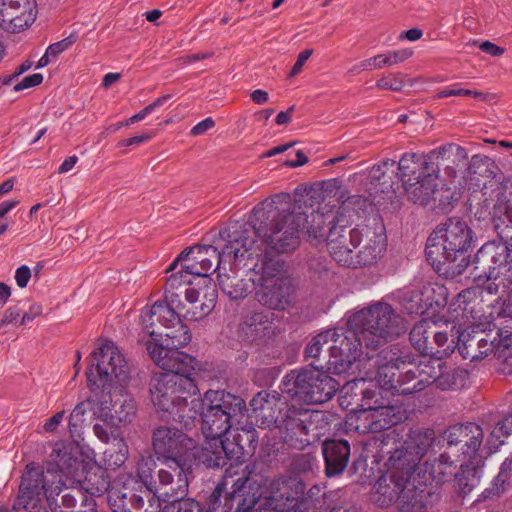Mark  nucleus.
Instances as JSON below:
<instances>
[{
  "label": "nucleus",
  "instance_id": "a19ab883",
  "mask_svg": "<svg viewBox=\"0 0 512 512\" xmlns=\"http://www.w3.org/2000/svg\"><path fill=\"white\" fill-rule=\"evenodd\" d=\"M194 395L184 394L179 401L168 413L172 416L173 420L182 424L186 429L195 426L197 417L202 414L204 409V396L193 397Z\"/></svg>",
  "mask_w": 512,
  "mask_h": 512
},
{
  "label": "nucleus",
  "instance_id": "f03ea898",
  "mask_svg": "<svg viewBox=\"0 0 512 512\" xmlns=\"http://www.w3.org/2000/svg\"><path fill=\"white\" fill-rule=\"evenodd\" d=\"M130 373L128 362L112 341L103 342L90 355L88 384L92 391L100 389L110 396L113 404H107L106 413L113 425L130 423L136 413L135 401L122 393Z\"/></svg>",
  "mask_w": 512,
  "mask_h": 512
},
{
  "label": "nucleus",
  "instance_id": "8fccbe9b",
  "mask_svg": "<svg viewBox=\"0 0 512 512\" xmlns=\"http://www.w3.org/2000/svg\"><path fill=\"white\" fill-rule=\"evenodd\" d=\"M436 377L433 383L441 390L458 389L464 386L467 371L461 368L445 365L441 360L435 364Z\"/></svg>",
  "mask_w": 512,
  "mask_h": 512
},
{
  "label": "nucleus",
  "instance_id": "603ef678",
  "mask_svg": "<svg viewBox=\"0 0 512 512\" xmlns=\"http://www.w3.org/2000/svg\"><path fill=\"white\" fill-rule=\"evenodd\" d=\"M339 208L335 213L338 222H345L350 224V221L353 220L354 216L358 218L361 217L367 210V208L371 205L368 197L362 195H350L347 191V194L341 199L339 202Z\"/></svg>",
  "mask_w": 512,
  "mask_h": 512
},
{
  "label": "nucleus",
  "instance_id": "7c9ffc66",
  "mask_svg": "<svg viewBox=\"0 0 512 512\" xmlns=\"http://www.w3.org/2000/svg\"><path fill=\"white\" fill-rule=\"evenodd\" d=\"M273 313L253 310L243 316L240 332L243 339L251 344L262 345L271 339L275 332Z\"/></svg>",
  "mask_w": 512,
  "mask_h": 512
},
{
  "label": "nucleus",
  "instance_id": "79ce46f5",
  "mask_svg": "<svg viewBox=\"0 0 512 512\" xmlns=\"http://www.w3.org/2000/svg\"><path fill=\"white\" fill-rule=\"evenodd\" d=\"M277 489L260 501L256 512H290L293 505V496L288 488V478H279L276 481Z\"/></svg>",
  "mask_w": 512,
  "mask_h": 512
},
{
  "label": "nucleus",
  "instance_id": "9d476101",
  "mask_svg": "<svg viewBox=\"0 0 512 512\" xmlns=\"http://www.w3.org/2000/svg\"><path fill=\"white\" fill-rule=\"evenodd\" d=\"M163 369L166 372L155 374L149 383L151 401L157 410L169 412L184 395H196L198 387L193 376L196 371Z\"/></svg>",
  "mask_w": 512,
  "mask_h": 512
},
{
  "label": "nucleus",
  "instance_id": "5fc2aeb1",
  "mask_svg": "<svg viewBox=\"0 0 512 512\" xmlns=\"http://www.w3.org/2000/svg\"><path fill=\"white\" fill-rule=\"evenodd\" d=\"M335 418V414L327 411L307 409L304 436H311L312 439L320 438L326 432L331 430V425Z\"/></svg>",
  "mask_w": 512,
  "mask_h": 512
},
{
  "label": "nucleus",
  "instance_id": "c03bdc74",
  "mask_svg": "<svg viewBox=\"0 0 512 512\" xmlns=\"http://www.w3.org/2000/svg\"><path fill=\"white\" fill-rule=\"evenodd\" d=\"M457 466L458 465L455 461L450 459V456L446 453L441 454L433 461L427 460L421 465V471L418 473V478L425 480L426 484L429 481L442 483L445 482L448 477L454 475Z\"/></svg>",
  "mask_w": 512,
  "mask_h": 512
},
{
  "label": "nucleus",
  "instance_id": "37998d69",
  "mask_svg": "<svg viewBox=\"0 0 512 512\" xmlns=\"http://www.w3.org/2000/svg\"><path fill=\"white\" fill-rule=\"evenodd\" d=\"M428 171L426 154L419 155L414 152L404 153L397 163V174L402 187L414 180L422 178Z\"/></svg>",
  "mask_w": 512,
  "mask_h": 512
},
{
  "label": "nucleus",
  "instance_id": "72a5a7b5",
  "mask_svg": "<svg viewBox=\"0 0 512 512\" xmlns=\"http://www.w3.org/2000/svg\"><path fill=\"white\" fill-rule=\"evenodd\" d=\"M143 485L136 480L134 474L130 472H120L112 482L109 490V504L111 507H117L119 504H132L139 502L142 498L140 490Z\"/></svg>",
  "mask_w": 512,
  "mask_h": 512
},
{
  "label": "nucleus",
  "instance_id": "0eeeda50",
  "mask_svg": "<svg viewBox=\"0 0 512 512\" xmlns=\"http://www.w3.org/2000/svg\"><path fill=\"white\" fill-rule=\"evenodd\" d=\"M505 241H489L477 251L471 276L481 284L491 281L488 290L508 292L512 286V251Z\"/></svg>",
  "mask_w": 512,
  "mask_h": 512
},
{
  "label": "nucleus",
  "instance_id": "a878e982",
  "mask_svg": "<svg viewBox=\"0 0 512 512\" xmlns=\"http://www.w3.org/2000/svg\"><path fill=\"white\" fill-rule=\"evenodd\" d=\"M255 300L262 306L272 310H285L291 302L293 293L292 281L289 277L267 279L255 283Z\"/></svg>",
  "mask_w": 512,
  "mask_h": 512
},
{
  "label": "nucleus",
  "instance_id": "dca6fc26",
  "mask_svg": "<svg viewBox=\"0 0 512 512\" xmlns=\"http://www.w3.org/2000/svg\"><path fill=\"white\" fill-rule=\"evenodd\" d=\"M175 277H169L165 285L164 301H156L149 309L141 314L144 330L148 333L156 324L162 326L177 323L179 310L183 309L181 294Z\"/></svg>",
  "mask_w": 512,
  "mask_h": 512
},
{
  "label": "nucleus",
  "instance_id": "2eb2a0df",
  "mask_svg": "<svg viewBox=\"0 0 512 512\" xmlns=\"http://www.w3.org/2000/svg\"><path fill=\"white\" fill-rule=\"evenodd\" d=\"M219 237L225 241V244L219 250L218 247H214L211 245L208 246H198L196 247L198 256L195 257L196 262L191 265L182 266L181 270L175 274H172L170 277H175L178 283V289L182 291V286L193 284V278L199 279L198 282H201V278L209 277L208 272L213 268L214 262L216 261L217 267L215 271H219L222 269L220 267L221 264L228 263L232 265L239 258H228L222 257V252L224 248L229 244L228 239H225L219 235Z\"/></svg>",
  "mask_w": 512,
  "mask_h": 512
},
{
  "label": "nucleus",
  "instance_id": "6e6d98bb",
  "mask_svg": "<svg viewBox=\"0 0 512 512\" xmlns=\"http://www.w3.org/2000/svg\"><path fill=\"white\" fill-rule=\"evenodd\" d=\"M229 444H234L238 449L237 455L239 459L236 463H243L246 458L251 456L258 445V434L255 429H242L240 432L233 436V439L228 438Z\"/></svg>",
  "mask_w": 512,
  "mask_h": 512
},
{
  "label": "nucleus",
  "instance_id": "58836bf2",
  "mask_svg": "<svg viewBox=\"0 0 512 512\" xmlns=\"http://www.w3.org/2000/svg\"><path fill=\"white\" fill-rule=\"evenodd\" d=\"M499 192L490 189L486 185L481 190H474L468 198V210L471 216L479 221L490 220L494 207L503 198H499Z\"/></svg>",
  "mask_w": 512,
  "mask_h": 512
},
{
  "label": "nucleus",
  "instance_id": "3c124183",
  "mask_svg": "<svg viewBox=\"0 0 512 512\" xmlns=\"http://www.w3.org/2000/svg\"><path fill=\"white\" fill-rule=\"evenodd\" d=\"M434 328H436L434 322L423 319L417 322L410 331L411 345L423 356L434 353L432 346Z\"/></svg>",
  "mask_w": 512,
  "mask_h": 512
},
{
  "label": "nucleus",
  "instance_id": "bb28decb",
  "mask_svg": "<svg viewBox=\"0 0 512 512\" xmlns=\"http://www.w3.org/2000/svg\"><path fill=\"white\" fill-rule=\"evenodd\" d=\"M251 417L261 428H277L286 401L277 392L261 391L250 400Z\"/></svg>",
  "mask_w": 512,
  "mask_h": 512
},
{
  "label": "nucleus",
  "instance_id": "423d86ee",
  "mask_svg": "<svg viewBox=\"0 0 512 512\" xmlns=\"http://www.w3.org/2000/svg\"><path fill=\"white\" fill-rule=\"evenodd\" d=\"M201 430L205 437H226L230 429L239 424L246 410L245 401L225 390L204 393Z\"/></svg>",
  "mask_w": 512,
  "mask_h": 512
},
{
  "label": "nucleus",
  "instance_id": "e433bc0d",
  "mask_svg": "<svg viewBox=\"0 0 512 512\" xmlns=\"http://www.w3.org/2000/svg\"><path fill=\"white\" fill-rule=\"evenodd\" d=\"M217 286L230 300L237 301L246 298L251 293L255 282L240 277L233 269L226 271L225 268H222L217 273Z\"/></svg>",
  "mask_w": 512,
  "mask_h": 512
},
{
  "label": "nucleus",
  "instance_id": "e2e57ef3",
  "mask_svg": "<svg viewBox=\"0 0 512 512\" xmlns=\"http://www.w3.org/2000/svg\"><path fill=\"white\" fill-rule=\"evenodd\" d=\"M371 370L370 378L375 379L381 388L392 391L393 394L397 393L399 374H396V367H372Z\"/></svg>",
  "mask_w": 512,
  "mask_h": 512
},
{
  "label": "nucleus",
  "instance_id": "39448f33",
  "mask_svg": "<svg viewBox=\"0 0 512 512\" xmlns=\"http://www.w3.org/2000/svg\"><path fill=\"white\" fill-rule=\"evenodd\" d=\"M178 316L177 323H169L163 326L165 332L152 329L148 331L151 340H148L146 350L154 363L161 369H179L184 371H196L198 361L191 355L180 351L191 341V335Z\"/></svg>",
  "mask_w": 512,
  "mask_h": 512
},
{
  "label": "nucleus",
  "instance_id": "9b49d317",
  "mask_svg": "<svg viewBox=\"0 0 512 512\" xmlns=\"http://www.w3.org/2000/svg\"><path fill=\"white\" fill-rule=\"evenodd\" d=\"M54 482L47 479L43 468L31 462L26 465L21 476L18 494L12 509L3 512H49L47 503L52 497Z\"/></svg>",
  "mask_w": 512,
  "mask_h": 512
},
{
  "label": "nucleus",
  "instance_id": "49530a36",
  "mask_svg": "<svg viewBox=\"0 0 512 512\" xmlns=\"http://www.w3.org/2000/svg\"><path fill=\"white\" fill-rule=\"evenodd\" d=\"M252 253V260L248 257L247 260L252 262L255 256L256 262L252 266H249V270L260 276L258 282H264L267 279H278V277H283L281 274L284 271V261L278 257L271 256L268 253ZM246 255L248 256V253H245V256Z\"/></svg>",
  "mask_w": 512,
  "mask_h": 512
},
{
  "label": "nucleus",
  "instance_id": "a18cd8bd",
  "mask_svg": "<svg viewBox=\"0 0 512 512\" xmlns=\"http://www.w3.org/2000/svg\"><path fill=\"white\" fill-rule=\"evenodd\" d=\"M438 179L429 171L422 178L403 187L408 199L415 204L428 205L438 187Z\"/></svg>",
  "mask_w": 512,
  "mask_h": 512
},
{
  "label": "nucleus",
  "instance_id": "338daca9",
  "mask_svg": "<svg viewBox=\"0 0 512 512\" xmlns=\"http://www.w3.org/2000/svg\"><path fill=\"white\" fill-rule=\"evenodd\" d=\"M402 304L410 314L423 313L428 304L423 300V293L418 289L407 290L402 296Z\"/></svg>",
  "mask_w": 512,
  "mask_h": 512
},
{
  "label": "nucleus",
  "instance_id": "de8ad7c7",
  "mask_svg": "<svg viewBox=\"0 0 512 512\" xmlns=\"http://www.w3.org/2000/svg\"><path fill=\"white\" fill-rule=\"evenodd\" d=\"M369 178L372 183L380 186L383 193L395 192V184H398L396 161L385 159L375 164L369 171Z\"/></svg>",
  "mask_w": 512,
  "mask_h": 512
},
{
  "label": "nucleus",
  "instance_id": "4468645a",
  "mask_svg": "<svg viewBox=\"0 0 512 512\" xmlns=\"http://www.w3.org/2000/svg\"><path fill=\"white\" fill-rule=\"evenodd\" d=\"M401 408L394 405L367 407L356 411L347 419V425L359 434L380 433L400 423Z\"/></svg>",
  "mask_w": 512,
  "mask_h": 512
},
{
  "label": "nucleus",
  "instance_id": "b1692460",
  "mask_svg": "<svg viewBox=\"0 0 512 512\" xmlns=\"http://www.w3.org/2000/svg\"><path fill=\"white\" fill-rule=\"evenodd\" d=\"M468 160L467 151L455 143H447L426 153L428 171L437 179L441 170L451 179L457 176Z\"/></svg>",
  "mask_w": 512,
  "mask_h": 512
},
{
  "label": "nucleus",
  "instance_id": "0e129e2a",
  "mask_svg": "<svg viewBox=\"0 0 512 512\" xmlns=\"http://www.w3.org/2000/svg\"><path fill=\"white\" fill-rule=\"evenodd\" d=\"M143 489L139 491L142 499L139 502L132 503L131 508L141 512H163L161 500L157 495L158 488L146 486Z\"/></svg>",
  "mask_w": 512,
  "mask_h": 512
},
{
  "label": "nucleus",
  "instance_id": "aec40b11",
  "mask_svg": "<svg viewBox=\"0 0 512 512\" xmlns=\"http://www.w3.org/2000/svg\"><path fill=\"white\" fill-rule=\"evenodd\" d=\"M328 332L331 334V338L327 351L335 359V364L344 365L356 360H363L364 338L360 330L350 327L347 323V328H335Z\"/></svg>",
  "mask_w": 512,
  "mask_h": 512
},
{
  "label": "nucleus",
  "instance_id": "13d9d810",
  "mask_svg": "<svg viewBox=\"0 0 512 512\" xmlns=\"http://www.w3.org/2000/svg\"><path fill=\"white\" fill-rule=\"evenodd\" d=\"M479 464L475 462L471 464L468 461H460V471H455L454 477L457 487L463 496L469 494L478 484L479 477L477 476L476 467Z\"/></svg>",
  "mask_w": 512,
  "mask_h": 512
},
{
  "label": "nucleus",
  "instance_id": "ea45409f",
  "mask_svg": "<svg viewBox=\"0 0 512 512\" xmlns=\"http://www.w3.org/2000/svg\"><path fill=\"white\" fill-rule=\"evenodd\" d=\"M364 359H366L369 369H372V367L393 366L400 370L401 365L407 363V360L410 359V354L403 351L399 345L393 344L384 345L376 350L367 349L365 357H363Z\"/></svg>",
  "mask_w": 512,
  "mask_h": 512
},
{
  "label": "nucleus",
  "instance_id": "c85d7f7f",
  "mask_svg": "<svg viewBox=\"0 0 512 512\" xmlns=\"http://www.w3.org/2000/svg\"><path fill=\"white\" fill-rule=\"evenodd\" d=\"M238 449L228 443V437H205L201 451L197 449V458L208 469H222L229 461L239 459Z\"/></svg>",
  "mask_w": 512,
  "mask_h": 512
},
{
  "label": "nucleus",
  "instance_id": "1a4fd4ad",
  "mask_svg": "<svg viewBox=\"0 0 512 512\" xmlns=\"http://www.w3.org/2000/svg\"><path fill=\"white\" fill-rule=\"evenodd\" d=\"M435 432L432 429L411 431L407 438L391 452L387 462V471L402 476L409 481L416 478V470L421 471L420 461L432 447Z\"/></svg>",
  "mask_w": 512,
  "mask_h": 512
},
{
  "label": "nucleus",
  "instance_id": "2f4dec72",
  "mask_svg": "<svg viewBox=\"0 0 512 512\" xmlns=\"http://www.w3.org/2000/svg\"><path fill=\"white\" fill-rule=\"evenodd\" d=\"M306 419L307 409L295 405L289 406L286 403L277 426L281 439L285 444L296 448L303 447L304 443L298 436L305 434L304 425Z\"/></svg>",
  "mask_w": 512,
  "mask_h": 512
},
{
  "label": "nucleus",
  "instance_id": "20e7f679",
  "mask_svg": "<svg viewBox=\"0 0 512 512\" xmlns=\"http://www.w3.org/2000/svg\"><path fill=\"white\" fill-rule=\"evenodd\" d=\"M350 327L360 330L366 349L376 350L407 331L405 319L393 307L376 302L363 308L348 319Z\"/></svg>",
  "mask_w": 512,
  "mask_h": 512
},
{
  "label": "nucleus",
  "instance_id": "69168bd1",
  "mask_svg": "<svg viewBox=\"0 0 512 512\" xmlns=\"http://www.w3.org/2000/svg\"><path fill=\"white\" fill-rule=\"evenodd\" d=\"M49 458L50 460L47 466L48 474H59V472L68 466V462L72 459L69 456L65 445L61 442L54 444Z\"/></svg>",
  "mask_w": 512,
  "mask_h": 512
},
{
  "label": "nucleus",
  "instance_id": "6ab92c4d",
  "mask_svg": "<svg viewBox=\"0 0 512 512\" xmlns=\"http://www.w3.org/2000/svg\"><path fill=\"white\" fill-rule=\"evenodd\" d=\"M457 349L464 359L478 361L487 357L495 349L500 348L499 333L486 331L478 327H472L470 330L456 329Z\"/></svg>",
  "mask_w": 512,
  "mask_h": 512
},
{
  "label": "nucleus",
  "instance_id": "ddd939ff",
  "mask_svg": "<svg viewBox=\"0 0 512 512\" xmlns=\"http://www.w3.org/2000/svg\"><path fill=\"white\" fill-rule=\"evenodd\" d=\"M360 250L351 255L350 267L369 266L377 262L386 250L387 236L384 222L380 215L372 214L362 224Z\"/></svg>",
  "mask_w": 512,
  "mask_h": 512
},
{
  "label": "nucleus",
  "instance_id": "5701e85b",
  "mask_svg": "<svg viewBox=\"0 0 512 512\" xmlns=\"http://www.w3.org/2000/svg\"><path fill=\"white\" fill-rule=\"evenodd\" d=\"M437 360H421L414 362V357L410 355L407 363L401 365L399 372V384L397 394L410 395L420 392L433 383L436 377L435 364Z\"/></svg>",
  "mask_w": 512,
  "mask_h": 512
},
{
  "label": "nucleus",
  "instance_id": "cd10ccee",
  "mask_svg": "<svg viewBox=\"0 0 512 512\" xmlns=\"http://www.w3.org/2000/svg\"><path fill=\"white\" fill-rule=\"evenodd\" d=\"M35 0H0V26L8 32L25 29L35 20Z\"/></svg>",
  "mask_w": 512,
  "mask_h": 512
},
{
  "label": "nucleus",
  "instance_id": "09e8293b",
  "mask_svg": "<svg viewBox=\"0 0 512 512\" xmlns=\"http://www.w3.org/2000/svg\"><path fill=\"white\" fill-rule=\"evenodd\" d=\"M490 221L497 236L512 246V204L510 201L504 198L499 201L494 207Z\"/></svg>",
  "mask_w": 512,
  "mask_h": 512
},
{
  "label": "nucleus",
  "instance_id": "f704fd0d",
  "mask_svg": "<svg viewBox=\"0 0 512 512\" xmlns=\"http://www.w3.org/2000/svg\"><path fill=\"white\" fill-rule=\"evenodd\" d=\"M296 213H301L306 218L305 223L301 226V232H305L308 238L316 243L324 242L328 228L338 222L336 214L327 210L326 206L312 210L310 214L300 210H296Z\"/></svg>",
  "mask_w": 512,
  "mask_h": 512
},
{
  "label": "nucleus",
  "instance_id": "c9c22d12",
  "mask_svg": "<svg viewBox=\"0 0 512 512\" xmlns=\"http://www.w3.org/2000/svg\"><path fill=\"white\" fill-rule=\"evenodd\" d=\"M406 483L407 481L402 479V476H396L386 471L373 487V501L380 507H388L394 502H398Z\"/></svg>",
  "mask_w": 512,
  "mask_h": 512
},
{
  "label": "nucleus",
  "instance_id": "393cba45",
  "mask_svg": "<svg viewBox=\"0 0 512 512\" xmlns=\"http://www.w3.org/2000/svg\"><path fill=\"white\" fill-rule=\"evenodd\" d=\"M262 488L254 476L242 475L233 483V492L226 497V512H256L255 505L261 500Z\"/></svg>",
  "mask_w": 512,
  "mask_h": 512
},
{
  "label": "nucleus",
  "instance_id": "f257e3e1",
  "mask_svg": "<svg viewBox=\"0 0 512 512\" xmlns=\"http://www.w3.org/2000/svg\"><path fill=\"white\" fill-rule=\"evenodd\" d=\"M305 221L301 213H296L289 194L268 197L252 209L247 222H235L220 230V236L229 241L222 257L244 258L248 253V258L252 260L250 250L256 238H261L277 253L292 252L300 244L301 226Z\"/></svg>",
  "mask_w": 512,
  "mask_h": 512
},
{
  "label": "nucleus",
  "instance_id": "864d4df0",
  "mask_svg": "<svg viewBox=\"0 0 512 512\" xmlns=\"http://www.w3.org/2000/svg\"><path fill=\"white\" fill-rule=\"evenodd\" d=\"M111 486L108 472L101 467L90 468L81 481V488L91 496H101L106 492L109 494Z\"/></svg>",
  "mask_w": 512,
  "mask_h": 512
},
{
  "label": "nucleus",
  "instance_id": "c756f323",
  "mask_svg": "<svg viewBox=\"0 0 512 512\" xmlns=\"http://www.w3.org/2000/svg\"><path fill=\"white\" fill-rule=\"evenodd\" d=\"M107 400L88 397L78 403L69 416V432L73 438L80 437L82 429L94 419L107 422Z\"/></svg>",
  "mask_w": 512,
  "mask_h": 512
},
{
  "label": "nucleus",
  "instance_id": "4c0bfd02",
  "mask_svg": "<svg viewBox=\"0 0 512 512\" xmlns=\"http://www.w3.org/2000/svg\"><path fill=\"white\" fill-rule=\"evenodd\" d=\"M430 492L425 480L413 478L407 481L398 501L401 512H424Z\"/></svg>",
  "mask_w": 512,
  "mask_h": 512
},
{
  "label": "nucleus",
  "instance_id": "a211bd4d",
  "mask_svg": "<svg viewBox=\"0 0 512 512\" xmlns=\"http://www.w3.org/2000/svg\"><path fill=\"white\" fill-rule=\"evenodd\" d=\"M449 448L460 446L463 455L462 461L479 464L483 459L481 445L484 431L481 426L473 422L449 426L443 434Z\"/></svg>",
  "mask_w": 512,
  "mask_h": 512
},
{
  "label": "nucleus",
  "instance_id": "f3484780",
  "mask_svg": "<svg viewBox=\"0 0 512 512\" xmlns=\"http://www.w3.org/2000/svg\"><path fill=\"white\" fill-rule=\"evenodd\" d=\"M197 287L184 290L185 301H182L183 309L180 315L190 321H199L208 316L216 306L218 291L210 277L201 278Z\"/></svg>",
  "mask_w": 512,
  "mask_h": 512
},
{
  "label": "nucleus",
  "instance_id": "7ed1b4c3",
  "mask_svg": "<svg viewBox=\"0 0 512 512\" xmlns=\"http://www.w3.org/2000/svg\"><path fill=\"white\" fill-rule=\"evenodd\" d=\"M472 234L467 222L458 217L436 226L427 239L425 254L439 275L453 279L468 268Z\"/></svg>",
  "mask_w": 512,
  "mask_h": 512
},
{
  "label": "nucleus",
  "instance_id": "bf43d9fd",
  "mask_svg": "<svg viewBox=\"0 0 512 512\" xmlns=\"http://www.w3.org/2000/svg\"><path fill=\"white\" fill-rule=\"evenodd\" d=\"M288 488H290L293 502H296L291 509L292 512H315L316 500H306L304 490L306 485L303 480L298 478H288Z\"/></svg>",
  "mask_w": 512,
  "mask_h": 512
},
{
  "label": "nucleus",
  "instance_id": "4d7b16f0",
  "mask_svg": "<svg viewBox=\"0 0 512 512\" xmlns=\"http://www.w3.org/2000/svg\"><path fill=\"white\" fill-rule=\"evenodd\" d=\"M456 327L454 326L451 329V332L454 330L456 331ZM455 338L457 339V334L452 333L451 339H449L448 333L446 331H437L436 328H434L433 332V339H432V346L434 353H429L428 356L431 358L429 360H442L445 357L450 356L456 346L457 341H455Z\"/></svg>",
  "mask_w": 512,
  "mask_h": 512
},
{
  "label": "nucleus",
  "instance_id": "6e6552de",
  "mask_svg": "<svg viewBox=\"0 0 512 512\" xmlns=\"http://www.w3.org/2000/svg\"><path fill=\"white\" fill-rule=\"evenodd\" d=\"M282 392L307 404H323L333 398L339 383L317 368L293 370L282 382Z\"/></svg>",
  "mask_w": 512,
  "mask_h": 512
},
{
  "label": "nucleus",
  "instance_id": "680f3d73",
  "mask_svg": "<svg viewBox=\"0 0 512 512\" xmlns=\"http://www.w3.org/2000/svg\"><path fill=\"white\" fill-rule=\"evenodd\" d=\"M128 446L123 438L115 437L111 447L104 452V461L109 468H120L128 459Z\"/></svg>",
  "mask_w": 512,
  "mask_h": 512
},
{
  "label": "nucleus",
  "instance_id": "412c9836",
  "mask_svg": "<svg viewBox=\"0 0 512 512\" xmlns=\"http://www.w3.org/2000/svg\"><path fill=\"white\" fill-rule=\"evenodd\" d=\"M349 224L337 222L328 228L324 242L332 258L342 266L350 267L353 250L360 245L362 225L354 229Z\"/></svg>",
  "mask_w": 512,
  "mask_h": 512
},
{
  "label": "nucleus",
  "instance_id": "774afa93",
  "mask_svg": "<svg viewBox=\"0 0 512 512\" xmlns=\"http://www.w3.org/2000/svg\"><path fill=\"white\" fill-rule=\"evenodd\" d=\"M226 483L224 481H220L211 492V494L206 499L207 509L205 512H226L224 511V504L226 497L229 496L233 492H225Z\"/></svg>",
  "mask_w": 512,
  "mask_h": 512
},
{
  "label": "nucleus",
  "instance_id": "473e14b6",
  "mask_svg": "<svg viewBox=\"0 0 512 512\" xmlns=\"http://www.w3.org/2000/svg\"><path fill=\"white\" fill-rule=\"evenodd\" d=\"M322 454L325 461L326 476L341 475L349 463L350 444L344 439H326L322 443Z\"/></svg>",
  "mask_w": 512,
  "mask_h": 512
},
{
  "label": "nucleus",
  "instance_id": "f8f14e48",
  "mask_svg": "<svg viewBox=\"0 0 512 512\" xmlns=\"http://www.w3.org/2000/svg\"><path fill=\"white\" fill-rule=\"evenodd\" d=\"M152 448L161 462H196L197 442L175 427L159 426L152 434Z\"/></svg>",
  "mask_w": 512,
  "mask_h": 512
},
{
  "label": "nucleus",
  "instance_id": "052dcab7",
  "mask_svg": "<svg viewBox=\"0 0 512 512\" xmlns=\"http://www.w3.org/2000/svg\"><path fill=\"white\" fill-rule=\"evenodd\" d=\"M494 162L485 155H473L467 167V175L471 180L480 181V178H492Z\"/></svg>",
  "mask_w": 512,
  "mask_h": 512
},
{
  "label": "nucleus",
  "instance_id": "4be33fe9",
  "mask_svg": "<svg viewBox=\"0 0 512 512\" xmlns=\"http://www.w3.org/2000/svg\"><path fill=\"white\" fill-rule=\"evenodd\" d=\"M163 468L157 472L158 492L163 490L166 496L173 497L172 501H180L188 493L189 482L193 478L195 462H162Z\"/></svg>",
  "mask_w": 512,
  "mask_h": 512
}]
</instances>
